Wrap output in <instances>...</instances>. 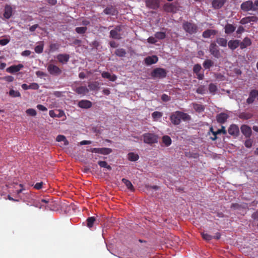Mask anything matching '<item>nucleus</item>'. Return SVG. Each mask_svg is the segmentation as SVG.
<instances>
[{
    "label": "nucleus",
    "mask_w": 258,
    "mask_h": 258,
    "mask_svg": "<svg viewBox=\"0 0 258 258\" xmlns=\"http://www.w3.org/2000/svg\"><path fill=\"white\" fill-rule=\"evenodd\" d=\"M236 29V27L233 25L227 23L224 27V32L226 34H230L233 33Z\"/></svg>",
    "instance_id": "nucleus-25"
},
{
    "label": "nucleus",
    "mask_w": 258,
    "mask_h": 258,
    "mask_svg": "<svg viewBox=\"0 0 258 258\" xmlns=\"http://www.w3.org/2000/svg\"><path fill=\"white\" fill-rule=\"evenodd\" d=\"M190 119V116L187 113L177 111L173 113L170 116L171 122L174 125L180 124L181 120L187 121Z\"/></svg>",
    "instance_id": "nucleus-1"
},
{
    "label": "nucleus",
    "mask_w": 258,
    "mask_h": 258,
    "mask_svg": "<svg viewBox=\"0 0 258 258\" xmlns=\"http://www.w3.org/2000/svg\"><path fill=\"white\" fill-rule=\"evenodd\" d=\"M43 184V182H37L34 185V187L35 189L39 190L42 188Z\"/></svg>",
    "instance_id": "nucleus-60"
},
{
    "label": "nucleus",
    "mask_w": 258,
    "mask_h": 258,
    "mask_svg": "<svg viewBox=\"0 0 258 258\" xmlns=\"http://www.w3.org/2000/svg\"><path fill=\"white\" fill-rule=\"evenodd\" d=\"M162 142L166 147L169 146L172 143L171 139L168 136H164L162 137Z\"/></svg>",
    "instance_id": "nucleus-36"
},
{
    "label": "nucleus",
    "mask_w": 258,
    "mask_h": 258,
    "mask_svg": "<svg viewBox=\"0 0 258 258\" xmlns=\"http://www.w3.org/2000/svg\"><path fill=\"white\" fill-rule=\"evenodd\" d=\"M253 11H258V0L253 3Z\"/></svg>",
    "instance_id": "nucleus-64"
},
{
    "label": "nucleus",
    "mask_w": 258,
    "mask_h": 258,
    "mask_svg": "<svg viewBox=\"0 0 258 258\" xmlns=\"http://www.w3.org/2000/svg\"><path fill=\"white\" fill-rule=\"evenodd\" d=\"M240 9L243 12L253 11V2L248 0L243 2L240 5Z\"/></svg>",
    "instance_id": "nucleus-10"
},
{
    "label": "nucleus",
    "mask_w": 258,
    "mask_h": 258,
    "mask_svg": "<svg viewBox=\"0 0 258 258\" xmlns=\"http://www.w3.org/2000/svg\"><path fill=\"white\" fill-rule=\"evenodd\" d=\"M218 31L213 29H207L203 32L202 36L204 38H209L212 35H215Z\"/></svg>",
    "instance_id": "nucleus-26"
},
{
    "label": "nucleus",
    "mask_w": 258,
    "mask_h": 258,
    "mask_svg": "<svg viewBox=\"0 0 258 258\" xmlns=\"http://www.w3.org/2000/svg\"><path fill=\"white\" fill-rule=\"evenodd\" d=\"M155 37L158 39H163L166 37V33L163 32H158L155 34Z\"/></svg>",
    "instance_id": "nucleus-44"
},
{
    "label": "nucleus",
    "mask_w": 258,
    "mask_h": 258,
    "mask_svg": "<svg viewBox=\"0 0 258 258\" xmlns=\"http://www.w3.org/2000/svg\"><path fill=\"white\" fill-rule=\"evenodd\" d=\"M196 92L198 94H204L205 93V89L204 86H201L197 88Z\"/></svg>",
    "instance_id": "nucleus-52"
},
{
    "label": "nucleus",
    "mask_w": 258,
    "mask_h": 258,
    "mask_svg": "<svg viewBox=\"0 0 258 258\" xmlns=\"http://www.w3.org/2000/svg\"><path fill=\"white\" fill-rule=\"evenodd\" d=\"M209 90L210 93L215 94L217 90V86L213 83H210L209 85Z\"/></svg>",
    "instance_id": "nucleus-46"
},
{
    "label": "nucleus",
    "mask_w": 258,
    "mask_h": 258,
    "mask_svg": "<svg viewBox=\"0 0 258 258\" xmlns=\"http://www.w3.org/2000/svg\"><path fill=\"white\" fill-rule=\"evenodd\" d=\"M252 44L251 39L248 37H245L242 41L240 40V48L243 49L250 46Z\"/></svg>",
    "instance_id": "nucleus-21"
},
{
    "label": "nucleus",
    "mask_w": 258,
    "mask_h": 258,
    "mask_svg": "<svg viewBox=\"0 0 258 258\" xmlns=\"http://www.w3.org/2000/svg\"><path fill=\"white\" fill-rule=\"evenodd\" d=\"M30 89L37 90L39 86V85L36 83H32L29 85Z\"/></svg>",
    "instance_id": "nucleus-53"
},
{
    "label": "nucleus",
    "mask_w": 258,
    "mask_h": 258,
    "mask_svg": "<svg viewBox=\"0 0 258 258\" xmlns=\"http://www.w3.org/2000/svg\"><path fill=\"white\" fill-rule=\"evenodd\" d=\"M47 71L50 75L53 76H58L61 73V70L59 67L51 63L48 65Z\"/></svg>",
    "instance_id": "nucleus-8"
},
{
    "label": "nucleus",
    "mask_w": 258,
    "mask_h": 258,
    "mask_svg": "<svg viewBox=\"0 0 258 258\" xmlns=\"http://www.w3.org/2000/svg\"><path fill=\"white\" fill-rule=\"evenodd\" d=\"M245 31V29L244 27L242 26H239L237 30H236V34H241L242 33H243Z\"/></svg>",
    "instance_id": "nucleus-56"
},
{
    "label": "nucleus",
    "mask_w": 258,
    "mask_h": 258,
    "mask_svg": "<svg viewBox=\"0 0 258 258\" xmlns=\"http://www.w3.org/2000/svg\"><path fill=\"white\" fill-rule=\"evenodd\" d=\"M258 21V17L256 16H247L242 18L239 23L241 25H245L248 23L256 22Z\"/></svg>",
    "instance_id": "nucleus-15"
},
{
    "label": "nucleus",
    "mask_w": 258,
    "mask_h": 258,
    "mask_svg": "<svg viewBox=\"0 0 258 258\" xmlns=\"http://www.w3.org/2000/svg\"><path fill=\"white\" fill-rule=\"evenodd\" d=\"M122 25L116 26L114 28L110 31L109 37L112 39L120 40L122 38L121 31L122 30Z\"/></svg>",
    "instance_id": "nucleus-4"
},
{
    "label": "nucleus",
    "mask_w": 258,
    "mask_h": 258,
    "mask_svg": "<svg viewBox=\"0 0 258 258\" xmlns=\"http://www.w3.org/2000/svg\"><path fill=\"white\" fill-rule=\"evenodd\" d=\"M255 99L258 100V90H251L249 92L248 98L246 99V103L248 104H252Z\"/></svg>",
    "instance_id": "nucleus-11"
},
{
    "label": "nucleus",
    "mask_w": 258,
    "mask_h": 258,
    "mask_svg": "<svg viewBox=\"0 0 258 258\" xmlns=\"http://www.w3.org/2000/svg\"><path fill=\"white\" fill-rule=\"evenodd\" d=\"M202 236L203 238L207 241L211 240L213 238V237L212 236H211L207 233H203L202 234Z\"/></svg>",
    "instance_id": "nucleus-51"
},
{
    "label": "nucleus",
    "mask_w": 258,
    "mask_h": 258,
    "mask_svg": "<svg viewBox=\"0 0 258 258\" xmlns=\"http://www.w3.org/2000/svg\"><path fill=\"white\" fill-rule=\"evenodd\" d=\"M13 10L12 7L9 5H6L5 7V12L4 17L8 19L11 18L12 15Z\"/></svg>",
    "instance_id": "nucleus-27"
},
{
    "label": "nucleus",
    "mask_w": 258,
    "mask_h": 258,
    "mask_svg": "<svg viewBox=\"0 0 258 258\" xmlns=\"http://www.w3.org/2000/svg\"><path fill=\"white\" fill-rule=\"evenodd\" d=\"M10 42V39H0V45L2 46H4L7 45Z\"/></svg>",
    "instance_id": "nucleus-55"
},
{
    "label": "nucleus",
    "mask_w": 258,
    "mask_h": 258,
    "mask_svg": "<svg viewBox=\"0 0 258 258\" xmlns=\"http://www.w3.org/2000/svg\"><path fill=\"white\" fill-rule=\"evenodd\" d=\"M122 181L126 185V186L128 189H130L131 191L134 190V186L133 185L132 182L130 180L125 178H122Z\"/></svg>",
    "instance_id": "nucleus-35"
},
{
    "label": "nucleus",
    "mask_w": 258,
    "mask_h": 258,
    "mask_svg": "<svg viewBox=\"0 0 258 258\" xmlns=\"http://www.w3.org/2000/svg\"><path fill=\"white\" fill-rule=\"evenodd\" d=\"M144 143L152 144L158 142V136L154 134L146 133L143 135Z\"/></svg>",
    "instance_id": "nucleus-5"
},
{
    "label": "nucleus",
    "mask_w": 258,
    "mask_h": 258,
    "mask_svg": "<svg viewBox=\"0 0 258 258\" xmlns=\"http://www.w3.org/2000/svg\"><path fill=\"white\" fill-rule=\"evenodd\" d=\"M103 13L106 15H114L115 13V10L112 6L107 7L104 10Z\"/></svg>",
    "instance_id": "nucleus-33"
},
{
    "label": "nucleus",
    "mask_w": 258,
    "mask_h": 258,
    "mask_svg": "<svg viewBox=\"0 0 258 258\" xmlns=\"http://www.w3.org/2000/svg\"><path fill=\"white\" fill-rule=\"evenodd\" d=\"M24 68V66L22 64H19L18 65H13L8 68L6 69V71L8 73L11 74H14L20 71L22 68Z\"/></svg>",
    "instance_id": "nucleus-16"
},
{
    "label": "nucleus",
    "mask_w": 258,
    "mask_h": 258,
    "mask_svg": "<svg viewBox=\"0 0 258 258\" xmlns=\"http://www.w3.org/2000/svg\"><path fill=\"white\" fill-rule=\"evenodd\" d=\"M101 76L103 78L108 79L112 82L115 81L117 79V77L115 75H111L110 74L107 72H103Z\"/></svg>",
    "instance_id": "nucleus-29"
},
{
    "label": "nucleus",
    "mask_w": 258,
    "mask_h": 258,
    "mask_svg": "<svg viewBox=\"0 0 258 258\" xmlns=\"http://www.w3.org/2000/svg\"><path fill=\"white\" fill-rule=\"evenodd\" d=\"M98 164L101 167L106 168L109 170H111V166L110 165H108L106 161H99L98 162Z\"/></svg>",
    "instance_id": "nucleus-42"
},
{
    "label": "nucleus",
    "mask_w": 258,
    "mask_h": 258,
    "mask_svg": "<svg viewBox=\"0 0 258 258\" xmlns=\"http://www.w3.org/2000/svg\"><path fill=\"white\" fill-rule=\"evenodd\" d=\"M95 218L94 217H90L87 219V225L89 228L93 227L94 222L95 221Z\"/></svg>",
    "instance_id": "nucleus-40"
},
{
    "label": "nucleus",
    "mask_w": 258,
    "mask_h": 258,
    "mask_svg": "<svg viewBox=\"0 0 258 258\" xmlns=\"http://www.w3.org/2000/svg\"><path fill=\"white\" fill-rule=\"evenodd\" d=\"M26 112L28 115H31L32 116H34L36 115V114H37L36 111L34 109H33V108H29V109H27L26 111Z\"/></svg>",
    "instance_id": "nucleus-49"
},
{
    "label": "nucleus",
    "mask_w": 258,
    "mask_h": 258,
    "mask_svg": "<svg viewBox=\"0 0 258 258\" xmlns=\"http://www.w3.org/2000/svg\"><path fill=\"white\" fill-rule=\"evenodd\" d=\"M163 9L168 13H176L178 10V7L174 3H166L164 4Z\"/></svg>",
    "instance_id": "nucleus-9"
},
{
    "label": "nucleus",
    "mask_w": 258,
    "mask_h": 258,
    "mask_svg": "<svg viewBox=\"0 0 258 258\" xmlns=\"http://www.w3.org/2000/svg\"><path fill=\"white\" fill-rule=\"evenodd\" d=\"M127 158L128 160L131 161H136L139 159V156L137 154L131 152L127 154Z\"/></svg>",
    "instance_id": "nucleus-34"
},
{
    "label": "nucleus",
    "mask_w": 258,
    "mask_h": 258,
    "mask_svg": "<svg viewBox=\"0 0 258 258\" xmlns=\"http://www.w3.org/2000/svg\"><path fill=\"white\" fill-rule=\"evenodd\" d=\"M252 114L250 113L241 112L239 114L238 117L243 119H248L252 117Z\"/></svg>",
    "instance_id": "nucleus-37"
},
{
    "label": "nucleus",
    "mask_w": 258,
    "mask_h": 258,
    "mask_svg": "<svg viewBox=\"0 0 258 258\" xmlns=\"http://www.w3.org/2000/svg\"><path fill=\"white\" fill-rule=\"evenodd\" d=\"M115 54L119 57H123L125 55L126 52L125 49L123 48L117 49L115 51Z\"/></svg>",
    "instance_id": "nucleus-39"
},
{
    "label": "nucleus",
    "mask_w": 258,
    "mask_h": 258,
    "mask_svg": "<svg viewBox=\"0 0 258 258\" xmlns=\"http://www.w3.org/2000/svg\"><path fill=\"white\" fill-rule=\"evenodd\" d=\"M202 69L201 66L200 64H196L194 66L193 72L195 73L197 76V78L199 80H202L204 79V73H200V72Z\"/></svg>",
    "instance_id": "nucleus-17"
},
{
    "label": "nucleus",
    "mask_w": 258,
    "mask_h": 258,
    "mask_svg": "<svg viewBox=\"0 0 258 258\" xmlns=\"http://www.w3.org/2000/svg\"><path fill=\"white\" fill-rule=\"evenodd\" d=\"M70 57V55L66 53L58 54L56 56L59 62L62 64L67 63L69 61Z\"/></svg>",
    "instance_id": "nucleus-18"
},
{
    "label": "nucleus",
    "mask_w": 258,
    "mask_h": 258,
    "mask_svg": "<svg viewBox=\"0 0 258 258\" xmlns=\"http://www.w3.org/2000/svg\"><path fill=\"white\" fill-rule=\"evenodd\" d=\"M252 141L250 139H247L245 141L244 145L247 148H250L252 146Z\"/></svg>",
    "instance_id": "nucleus-57"
},
{
    "label": "nucleus",
    "mask_w": 258,
    "mask_h": 258,
    "mask_svg": "<svg viewBox=\"0 0 258 258\" xmlns=\"http://www.w3.org/2000/svg\"><path fill=\"white\" fill-rule=\"evenodd\" d=\"M162 115V113L159 111H155L152 114V116L155 121H156L158 120V119L160 118Z\"/></svg>",
    "instance_id": "nucleus-43"
},
{
    "label": "nucleus",
    "mask_w": 258,
    "mask_h": 258,
    "mask_svg": "<svg viewBox=\"0 0 258 258\" xmlns=\"http://www.w3.org/2000/svg\"><path fill=\"white\" fill-rule=\"evenodd\" d=\"M158 60V58L156 55L149 56L144 59L145 63L147 65H151L156 63Z\"/></svg>",
    "instance_id": "nucleus-24"
},
{
    "label": "nucleus",
    "mask_w": 258,
    "mask_h": 258,
    "mask_svg": "<svg viewBox=\"0 0 258 258\" xmlns=\"http://www.w3.org/2000/svg\"><path fill=\"white\" fill-rule=\"evenodd\" d=\"M58 48H59L58 45L56 43H52V44H51L50 45V48L51 50H57L58 49Z\"/></svg>",
    "instance_id": "nucleus-62"
},
{
    "label": "nucleus",
    "mask_w": 258,
    "mask_h": 258,
    "mask_svg": "<svg viewBox=\"0 0 258 258\" xmlns=\"http://www.w3.org/2000/svg\"><path fill=\"white\" fill-rule=\"evenodd\" d=\"M167 71L161 68L154 69L151 73V76L153 78L163 79L166 77Z\"/></svg>",
    "instance_id": "nucleus-3"
},
{
    "label": "nucleus",
    "mask_w": 258,
    "mask_h": 258,
    "mask_svg": "<svg viewBox=\"0 0 258 258\" xmlns=\"http://www.w3.org/2000/svg\"><path fill=\"white\" fill-rule=\"evenodd\" d=\"M89 89H88L85 86H80V87H77L75 89V92L77 94H80V95H85L87 93H88L89 92Z\"/></svg>",
    "instance_id": "nucleus-28"
},
{
    "label": "nucleus",
    "mask_w": 258,
    "mask_h": 258,
    "mask_svg": "<svg viewBox=\"0 0 258 258\" xmlns=\"http://www.w3.org/2000/svg\"><path fill=\"white\" fill-rule=\"evenodd\" d=\"M4 80L8 82H12L14 80V78L12 76H8L4 78Z\"/></svg>",
    "instance_id": "nucleus-63"
},
{
    "label": "nucleus",
    "mask_w": 258,
    "mask_h": 258,
    "mask_svg": "<svg viewBox=\"0 0 258 258\" xmlns=\"http://www.w3.org/2000/svg\"><path fill=\"white\" fill-rule=\"evenodd\" d=\"M88 151L103 155H108L111 153L112 151L111 149L108 148H94L88 150Z\"/></svg>",
    "instance_id": "nucleus-6"
},
{
    "label": "nucleus",
    "mask_w": 258,
    "mask_h": 258,
    "mask_svg": "<svg viewBox=\"0 0 258 258\" xmlns=\"http://www.w3.org/2000/svg\"><path fill=\"white\" fill-rule=\"evenodd\" d=\"M228 132L230 135L233 137H237L239 133V127L236 124H231L229 127Z\"/></svg>",
    "instance_id": "nucleus-14"
},
{
    "label": "nucleus",
    "mask_w": 258,
    "mask_h": 258,
    "mask_svg": "<svg viewBox=\"0 0 258 258\" xmlns=\"http://www.w3.org/2000/svg\"><path fill=\"white\" fill-rule=\"evenodd\" d=\"M227 46L229 49L234 51L240 46V40L231 39L228 42Z\"/></svg>",
    "instance_id": "nucleus-13"
},
{
    "label": "nucleus",
    "mask_w": 258,
    "mask_h": 258,
    "mask_svg": "<svg viewBox=\"0 0 258 258\" xmlns=\"http://www.w3.org/2000/svg\"><path fill=\"white\" fill-rule=\"evenodd\" d=\"M78 106L81 108L88 109L92 107V102L87 100H82L78 102Z\"/></svg>",
    "instance_id": "nucleus-23"
},
{
    "label": "nucleus",
    "mask_w": 258,
    "mask_h": 258,
    "mask_svg": "<svg viewBox=\"0 0 258 258\" xmlns=\"http://www.w3.org/2000/svg\"><path fill=\"white\" fill-rule=\"evenodd\" d=\"M241 133L246 138H249L251 135L252 131L251 127L247 125L243 124L240 127Z\"/></svg>",
    "instance_id": "nucleus-20"
},
{
    "label": "nucleus",
    "mask_w": 258,
    "mask_h": 258,
    "mask_svg": "<svg viewBox=\"0 0 258 258\" xmlns=\"http://www.w3.org/2000/svg\"><path fill=\"white\" fill-rule=\"evenodd\" d=\"M37 108L39 110H41V111H46L47 110V108L46 107H45L44 105H41V104H38L37 105Z\"/></svg>",
    "instance_id": "nucleus-61"
},
{
    "label": "nucleus",
    "mask_w": 258,
    "mask_h": 258,
    "mask_svg": "<svg viewBox=\"0 0 258 258\" xmlns=\"http://www.w3.org/2000/svg\"><path fill=\"white\" fill-rule=\"evenodd\" d=\"M54 205H55V203L51 199L49 201V203H48L47 204V205L45 206V207L47 209L50 210H53L55 208Z\"/></svg>",
    "instance_id": "nucleus-48"
},
{
    "label": "nucleus",
    "mask_w": 258,
    "mask_h": 258,
    "mask_svg": "<svg viewBox=\"0 0 258 258\" xmlns=\"http://www.w3.org/2000/svg\"><path fill=\"white\" fill-rule=\"evenodd\" d=\"M146 6L149 9L157 10L160 6L159 0H145Z\"/></svg>",
    "instance_id": "nucleus-12"
},
{
    "label": "nucleus",
    "mask_w": 258,
    "mask_h": 258,
    "mask_svg": "<svg viewBox=\"0 0 258 258\" xmlns=\"http://www.w3.org/2000/svg\"><path fill=\"white\" fill-rule=\"evenodd\" d=\"M193 108L197 112H202L205 110V106L202 104L194 103L192 104Z\"/></svg>",
    "instance_id": "nucleus-32"
},
{
    "label": "nucleus",
    "mask_w": 258,
    "mask_h": 258,
    "mask_svg": "<svg viewBox=\"0 0 258 258\" xmlns=\"http://www.w3.org/2000/svg\"><path fill=\"white\" fill-rule=\"evenodd\" d=\"M89 90L91 91L98 90L99 88V83L97 81L91 82L88 83Z\"/></svg>",
    "instance_id": "nucleus-30"
},
{
    "label": "nucleus",
    "mask_w": 258,
    "mask_h": 258,
    "mask_svg": "<svg viewBox=\"0 0 258 258\" xmlns=\"http://www.w3.org/2000/svg\"><path fill=\"white\" fill-rule=\"evenodd\" d=\"M9 95L13 97H18L21 96V93L18 91L11 89L9 91Z\"/></svg>",
    "instance_id": "nucleus-45"
},
{
    "label": "nucleus",
    "mask_w": 258,
    "mask_h": 258,
    "mask_svg": "<svg viewBox=\"0 0 258 258\" xmlns=\"http://www.w3.org/2000/svg\"><path fill=\"white\" fill-rule=\"evenodd\" d=\"M170 97L166 94H163L161 96V99L164 102H167L170 100Z\"/></svg>",
    "instance_id": "nucleus-59"
},
{
    "label": "nucleus",
    "mask_w": 258,
    "mask_h": 258,
    "mask_svg": "<svg viewBox=\"0 0 258 258\" xmlns=\"http://www.w3.org/2000/svg\"><path fill=\"white\" fill-rule=\"evenodd\" d=\"M183 29L185 31L189 34H193L197 33L198 31V27L195 23L185 21L183 22L182 25Z\"/></svg>",
    "instance_id": "nucleus-2"
},
{
    "label": "nucleus",
    "mask_w": 258,
    "mask_h": 258,
    "mask_svg": "<svg viewBox=\"0 0 258 258\" xmlns=\"http://www.w3.org/2000/svg\"><path fill=\"white\" fill-rule=\"evenodd\" d=\"M87 30V28L86 27H77L75 29V31L77 33L81 34L85 33Z\"/></svg>",
    "instance_id": "nucleus-47"
},
{
    "label": "nucleus",
    "mask_w": 258,
    "mask_h": 258,
    "mask_svg": "<svg viewBox=\"0 0 258 258\" xmlns=\"http://www.w3.org/2000/svg\"><path fill=\"white\" fill-rule=\"evenodd\" d=\"M217 134H223V135H226L227 134L226 130H225V127L224 126H221V128L218 129L217 131Z\"/></svg>",
    "instance_id": "nucleus-54"
},
{
    "label": "nucleus",
    "mask_w": 258,
    "mask_h": 258,
    "mask_svg": "<svg viewBox=\"0 0 258 258\" xmlns=\"http://www.w3.org/2000/svg\"><path fill=\"white\" fill-rule=\"evenodd\" d=\"M56 141L57 142H64V144L65 145H69V142L67 140L66 137L63 135H58L56 137Z\"/></svg>",
    "instance_id": "nucleus-41"
},
{
    "label": "nucleus",
    "mask_w": 258,
    "mask_h": 258,
    "mask_svg": "<svg viewBox=\"0 0 258 258\" xmlns=\"http://www.w3.org/2000/svg\"><path fill=\"white\" fill-rule=\"evenodd\" d=\"M228 117L229 115L227 113L225 112H221L217 115L216 120L218 123L223 124L227 121Z\"/></svg>",
    "instance_id": "nucleus-19"
},
{
    "label": "nucleus",
    "mask_w": 258,
    "mask_h": 258,
    "mask_svg": "<svg viewBox=\"0 0 258 258\" xmlns=\"http://www.w3.org/2000/svg\"><path fill=\"white\" fill-rule=\"evenodd\" d=\"M227 0H213L212 5L213 8L215 9H221L225 4Z\"/></svg>",
    "instance_id": "nucleus-22"
},
{
    "label": "nucleus",
    "mask_w": 258,
    "mask_h": 258,
    "mask_svg": "<svg viewBox=\"0 0 258 258\" xmlns=\"http://www.w3.org/2000/svg\"><path fill=\"white\" fill-rule=\"evenodd\" d=\"M35 51L37 53H41L43 50V45H38L36 46L34 48Z\"/></svg>",
    "instance_id": "nucleus-50"
},
{
    "label": "nucleus",
    "mask_w": 258,
    "mask_h": 258,
    "mask_svg": "<svg viewBox=\"0 0 258 258\" xmlns=\"http://www.w3.org/2000/svg\"><path fill=\"white\" fill-rule=\"evenodd\" d=\"M209 51L213 56L217 58H219L221 56L219 48L215 42L210 44Z\"/></svg>",
    "instance_id": "nucleus-7"
},
{
    "label": "nucleus",
    "mask_w": 258,
    "mask_h": 258,
    "mask_svg": "<svg viewBox=\"0 0 258 258\" xmlns=\"http://www.w3.org/2000/svg\"><path fill=\"white\" fill-rule=\"evenodd\" d=\"M147 41L149 43H151V44H155L156 43L157 41L156 40V38L155 37H149L148 39H147Z\"/></svg>",
    "instance_id": "nucleus-58"
},
{
    "label": "nucleus",
    "mask_w": 258,
    "mask_h": 258,
    "mask_svg": "<svg viewBox=\"0 0 258 258\" xmlns=\"http://www.w3.org/2000/svg\"><path fill=\"white\" fill-rule=\"evenodd\" d=\"M214 62L211 59H206L203 63V67L205 69H209L213 66Z\"/></svg>",
    "instance_id": "nucleus-38"
},
{
    "label": "nucleus",
    "mask_w": 258,
    "mask_h": 258,
    "mask_svg": "<svg viewBox=\"0 0 258 258\" xmlns=\"http://www.w3.org/2000/svg\"><path fill=\"white\" fill-rule=\"evenodd\" d=\"M216 42L220 46L223 47H225L228 45V42L226 39L219 37L216 39Z\"/></svg>",
    "instance_id": "nucleus-31"
}]
</instances>
